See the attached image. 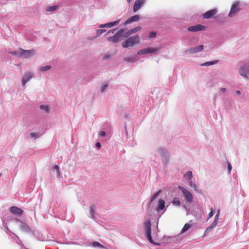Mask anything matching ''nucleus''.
<instances>
[{"instance_id": "14", "label": "nucleus", "mask_w": 249, "mask_h": 249, "mask_svg": "<svg viewBox=\"0 0 249 249\" xmlns=\"http://www.w3.org/2000/svg\"><path fill=\"white\" fill-rule=\"evenodd\" d=\"M120 22V20L114 21L113 22H108L107 23L105 24H101L100 25V27L103 28V27H108V28H111L114 26H115L117 25Z\"/></svg>"}, {"instance_id": "26", "label": "nucleus", "mask_w": 249, "mask_h": 249, "mask_svg": "<svg viewBox=\"0 0 249 249\" xmlns=\"http://www.w3.org/2000/svg\"><path fill=\"white\" fill-rule=\"evenodd\" d=\"M156 36V33L155 32H150L149 35V38H154Z\"/></svg>"}, {"instance_id": "28", "label": "nucleus", "mask_w": 249, "mask_h": 249, "mask_svg": "<svg viewBox=\"0 0 249 249\" xmlns=\"http://www.w3.org/2000/svg\"><path fill=\"white\" fill-rule=\"evenodd\" d=\"M125 60L128 62H134L136 60V58L135 57H128L127 58H125Z\"/></svg>"}, {"instance_id": "18", "label": "nucleus", "mask_w": 249, "mask_h": 249, "mask_svg": "<svg viewBox=\"0 0 249 249\" xmlns=\"http://www.w3.org/2000/svg\"><path fill=\"white\" fill-rule=\"evenodd\" d=\"M59 8V5H54V6L48 7L46 8V10L47 12H53V11H54L58 10Z\"/></svg>"}, {"instance_id": "22", "label": "nucleus", "mask_w": 249, "mask_h": 249, "mask_svg": "<svg viewBox=\"0 0 249 249\" xmlns=\"http://www.w3.org/2000/svg\"><path fill=\"white\" fill-rule=\"evenodd\" d=\"M51 66H46L45 67H41L39 68V71H47L51 69Z\"/></svg>"}, {"instance_id": "21", "label": "nucleus", "mask_w": 249, "mask_h": 249, "mask_svg": "<svg viewBox=\"0 0 249 249\" xmlns=\"http://www.w3.org/2000/svg\"><path fill=\"white\" fill-rule=\"evenodd\" d=\"M217 62H218L217 60L213 61H210V62H205V63L201 64V66H209L211 65L214 64L216 63Z\"/></svg>"}, {"instance_id": "37", "label": "nucleus", "mask_w": 249, "mask_h": 249, "mask_svg": "<svg viewBox=\"0 0 249 249\" xmlns=\"http://www.w3.org/2000/svg\"><path fill=\"white\" fill-rule=\"evenodd\" d=\"M228 168L229 173H230L232 169L231 165L230 163H228Z\"/></svg>"}, {"instance_id": "31", "label": "nucleus", "mask_w": 249, "mask_h": 249, "mask_svg": "<svg viewBox=\"0 0 249 249\" xmlns=\"http://www.w3.org/2000/svg\"><path fill=\"white\" fill-rule=\"evenodd\" d=\"M105 32H106V30H104V29H101V30H97V36H100L102 33H104Z\"/></svg>"}, {"instance_id": "24", "label": "nucleus", "mask_w": 249, "mask_h": 249, "mask_svg": "<svg viewBox=\"0 0 249 249\" xmlns=\"http://www.w3.org/2000/svg\"><path fill=\"white\" fill-rule=\"evenodd\" d=\"M53 169L57 171V176L58 177H60V172H59V166L57 165H54L53 167Z\"/></svg>"}, {"instance_id": "34", "label": "nucleus", "mask_w": 249, "mask_h": 249, "mask_svg": "<svg viewBox=\"0 0 249 249\" xmlns=\"http://www.w3.org/2000/svg\"><path fill=\"white\" fill-rule=\"evenodd\" d=\"M217 223V221L216 219H214L213 221L212 222V223L211 224V225L213 227H215Z\"/></svg>"}, {"instance_id": "8", "label": "nucleus", "mask_w": 249, "mask_h": 249, "mask_svg": "<svg viewBox=\"0 0 249 249\" xmlns=\"http://www.w3.org/2000/svg\"><path fill=\"white\" fill-rule=\"evenodd\" d=\"M206 27L200 24H197L195 26H191L188 28V30L189 32H196L204 30Z\"/></svg>"}, {"instance_id": "4", "label": "nucleus", "mask_w": 249, "mask_h": 249, "mask_svg": "<svg viewBox=\"0 0 249 249\" xmlns=\"http://www.w3.org/2000/svg\"><path fill=\"white\" fill-rule=\"evenodd\" d=\"M18 53L19 56L27 58L33 56L35 54V52L34 50H25L19 49Z\"/></svg>"}, {"instance_id": "7", "label": "nucleus", "mask_w": 249, "mask_h": 249, "mask_svg": "<svg viewBox=\"0 0 249 249\" xmlns=\"http://www.w3.org/2000/svg\"><path fill=\"white\" fill-rule=\"evenodd\" d=\"M124 32L123 29H120L117 32L114 36L107 38V40L113 43H116L120 41V37L122 33Z\"/></svg>"}, {"instance_id": "13", "label": "nucleus", "mask_w": 249, "mask_h": 249, "mask_svg": "<svg viewBox=\"0 0 249 249\" xmlns=\"http://www.w3.org/2000/svg\"><path fill=\"white\" fill-rule=\"evenodd\" d=\"M204 48L203 45H199L194 48H190L188 52L190 53H194L202 51Z\"/></svg>"}, {"instance_id": "1", "label": "nucleus", "mask_w": 249, "mask_h": 249, "mask_svg": "<svg viewBox=\"0 0 249 249\" xmlns=\"http://www.w3.org/2000/svg\"><path fill=\"white\" fill-rule=\"evenodd\" d=\"M140 41V38L138 35L128 38L125 41L122 43L124 48H128L137 44Z\"/></svg>"}, {"instance_id": "35", "label": "nucleus", "mask_w": 249, "mask_h": 249, "mask_svg": "<svg viewBox=\"0 0 249 249\" xmlns=\"http://www.w3.org/2000/svg\"><path fill=\"white\" fill-rule=\"evenodd\" d=\"M30 137L33 138H36L37 137V135L34 132H32L30 133Z\"/></svg>"}, {"instance_id": "20", "label": "nucleus", "mask_w": 249, "mask_h": 249, "mask_svg": "<svg viewBox=\"0 0 249 249\" xmlns=\"http://www.w3.org/2000/svg\"><path fill=\"white\" fill-rule=\"evenodd\" d=\"M161 192V190H159L157 192L154 193L151 197L150 201H153L155 200V199L158 196L160 195Z\"/></svg>"}, {"instance_id": "6", "label": "nucleus", "mask_w": 249, "mask_h": 249, "mask_svg": "<svg viewBox=\"0 0 249 249\" xmlns=\"http://www.w3.org/2000/svg\"><path fill=\"white\" fill-rule=\"evenodd\" d=\"M239 5V2L238 1H235L232 5L230 13L229 14V16L230 17H233L234 15L240 10V9L238 8Z\"/></svg>"}, {"instance_id": "43", "label": "nucleus", "mask_w": 249, "mask_h": 249, "mask_svg": "<svg viewBox=\"0 0 249 249\" xmlns=\"http://www.w3.org/2000/svg\"><path fill=\"white\" fill-rule=\"evenodd\" d=\"M90 213L91 214V215L93 216V209L92 208H90Z\"/></svg>"}, {"instance_id": "46", "label": "nucleus", "mask_w": 249, "mask_h": 249, "mask_svg": "<svg viewBox=\"0 0 249 249\" xmlns=\"http://www.w3.org/2000/svg\"><path fill=\"white\" fill-rule=\"evenodd\" d=\"M11 53L13 54V55H16L17 54V53L16 52H11Z\"/></svg>"}, {"instance_id": "32", "label": "nucleus", "mask_w": 249, "mask_h": 249, "mask_svg": "<svg viewBox=\"0 0 249 249\" xmlns=\"http://www.w3.org/2000/svg\"><path fill=\"white\" fill-rule=\"evenodd\" d=\"M131 30H128L127 32H126L124 35L125 36V37H128L129 36H130L132 34V33L131 32Z\"/></svg>"}, {"instance_id": "2", "label": "nucleus", "mask_w": 249, "mask_h": 249, "mask_svg": "<svg viewBox=\"0 0 249 249\" xmlns=\"http://www.w3.org/2000/svg\"><path fill=\"white\" fill-rule=\"evenodd\" d=\"M151 223L149 219L146 220L144 223V229L146 231V236L148 240L152 244L157 245V243H155L151 237Z\"/></svg>"}, {"instance_id": "44", "label": "nucleus", "mask_w": 249, "mask_h": 249, "mask_svg": "<svg viewBox=\"0 0 249 249\" xmlns=\"http://www.w3.org/2000/svg\"><path fill=\"white\" fill-rule=\"evenodd\" d=\"M107 85H104L103 88H102V91H103L104 90V89L107 87Z\"/></svg>"}, {"instance_id": "5", "label": "nucleus", "mask_w": 249, "mask_h": 249, "mask_svg": "<svg viewBox=\"0 0 249 249\" xmlns=\"http://www.w3.org/2000/svg\"><path fill=\"white\" fill-rule=\"evenodd\" d=\"M160 49L157 48L149 47L139 51L137 53L138 54H148L150 53H155L159 51Z\"/></svg>"}, {"instance_id": "48", "label": "nucleus", "mask_w": 249, "mask_h": 249, "mask_svg": "<svg viewBox=\"0 0 249 249\" xmlns=\"http://www.w3.org/2000/svg\"><path fill=\"white\" fill-rule=\"evenodd\" d=\"M131 1L132 0H127V2L129 3H130Z\"/></svg>"}, {"instance_id": "3", "label": "nucleus", "mask_w": 249, "mask_h": 249, "mask_svg": "<svg viewBox=\"0 0 249 249\" xmlns=\"http://www.w3.org/2000/svg\"><path fill=\"white\" fill-rule=\"evenodd\" d=\"M178 189L182 192L185 199L187 202H190L193 200V195L188 190L184 189L183 187L179 186Z\"/></svg>"}, {"instance_id": "17", "label": "nucleus", "mask_w": 249, "mask_h": 249, "mask_svg": "<svg viewBox=\"0 0 249 249\" xmlns=\"http://www.w3.org/2000/svg\"><path fill=\"white\" fill-rule=\"evenodd\" d=\"M165 207V201L162 199H160L159 201V204L157 207V210H163Z\"/></svg>"}, {"instance_id": "11", "label": "nucleus", "mask_w": 249, "mask_h": 249, "mask_svg": "<svg viewBox=\"0 0 249 249\" xmlns=\"http://www.w3.org/2000/svg\"><path fill=\"white\" fill-rule=\"evenodd\" d=\"M10 211L12 213L18 215H21L23 213V211L21 209L16 206H12L10 207Z\"/></svg>"}, {"instance_id": "9", "label": "nucleus", "mask_w": 249, "mask_h": 249, "mask_svg": "<svg viewBox=\"0 0 249 249\" xmlns=\"http://www.w3.org/2000/svg\"><path fill=\"white\" fill-rule=\"evenodd\" d=\"M217 13V10L216 9L209 10L203 14V18L204 19H209L216 15Z\"/></svg>"}, {"instance_id": "16", "label": "nucleus", "mask_w": 249, "mask_h": 249, "mask_svg": "<svg viewBox=\"0 0 249 249\" xmlns=\"http://www.w3.org/2000/svg\"><path fill=\"white\" fill-rule=\"evenodd\" d=\"M140 19V17L138 15H135L130 17L125 21V24H129L134 21H138Z\"/></svg>"}, {"instance_id": "41", "label": "nucleus", "mask_w": 249, "mask_h": 249, "mask_svg": "<svg viewBox=\"0 0 249 249\" xmlns=\"http://www.w3.org/2000/svg\"><path fill=\"white\" fill-rule=\"evenodd\" d=\"M115 31V29H112V30H110L107 33V34H110V33H112V34H113L114 32Z\"/></svg>"}, {"instance_id": "36", "label": "nucleus", "mask_w": 249, "mask_h": 249, "mask_svg": "<svg viewBox=\"0 0 249 249\" xmlns=\"http://www.w3.org/2000/svg\"><path fill=\"white\" fill-rule=\"evenodd\" d=\"M213 228L211 225L209 226L205 230V233L208 232L209 231H211Z\"/></svg>"}, {"instance_id": "39", "label": "nucleus", "mask_w": 249, "mask_h": 249, "mask_svg": "<svg viewBox=\"0 0 249 249\" xmlns=\"http://www.w3.org/2000/svg\"><path fill=\"white\" fill-rule=\"evenodd\" d=\"M219 211H218L217 212V213L216 215L215 216L214 219H216V220L218 221V217H219Z\"/></svg>"}, {"instance_id": "30", "label": "nucleus", "mask_w": 249, "mask_h": 249, "mask_svg": "<svg viewBox=\"0 0 249 249\" xmlns=\"http://www.w3.org/2000/svg\"><path fill=\"white\" fill-rule=\"evenodd\" d=\"M92 246L93 247H103V246L101 245L99 243L97 242H94L92 243Z\"/></svg>"}, {"instance_id": "19", "label": "nucleus", "mask_w": 249, "mask_h": 249, "mask_svg": "<svg viewBox=\"0 0 249 249\" xmlns=\"http://www.w3.org/2000/svg\"><path fill=\"white\" fill-rule=\"evenodd\" d=\"M191 227V225L189 224H185L183 228L181 230V233H184L188 231Z\"/></svg>"}, {"instance_id": "40", "label": "nucleus", "mask_w": 249, "mask_h": 249, "mask_svg": "<svg viewBox=\"0 0 249 249\" xmlns=\"http://www.w3.org/2000/svg\"><path fill=\"white\" fill-rule=\"evenodd\" d=\"M100 135L101 136L104 137V136H105L106 135V132L105 131H102L100 132Z\"/></svg>"}, {"instance_id": "25", "label": "nucleus", "mask_w": 249, "mask_h": 249, "mask_svg": "<svg viewBox=\"0 0 249 249\" xmlns=\"http://www.w3.org/2000/svg\"><path fill=\"white\" fill-rule=\"evenodd\" d=\"M40 108L41 109L44 110L46 112L49 110V107L47 105H41L40 106Z\"/></svg>"}, {"instance_id": "47", "label": "nucleus", "mask_w": 249, "mask_h": 249, "mask_svg": "<svg viewBox=\"0 0 249 249\" xmlns=\"http://www.w3.org/2000/svg\"><path fill=\"white\" fill-rule=\"evenodd\" d=\"M236 93L237 94H238V95L240 94V93H241V92H240V91L239 90H237V91H236Z\"/></svg>"}, {"instance_id": "23", "label": "nucleus", "mask_w": 249, "mask_h": 249, "mask_svg": "<svg viewBox=\"0 0 249 249\" xmlns=\"http://www.w3.org/2000/svg\"><path fill=\"white\" fill-rule=\"evenodd\" d=\"M141 29H142V28L141 26H138L134 28L131 29V32L132 33V34H134V33L140 31L141 30Z\"/></svg>"}, {"instance_id": "33", "label": "nucleus", "mask_w": 249, "mask_h": 249, "mask_svg": "<svg viewBox=\"0 0 249 249\" xmlns=\"http://www.w3.org/2000/svg\"><path fill=\"white\" fill-rule=\"evenodd\" d=\"M213 209L211 208V212L209 213L208 214V219L211 218L213 216Z\"/></svg>"}, {"instance_id": "27", "label": "nucleus", "mask_w": 249, "mask_h": 249, "mask_svg": "<svg viewBox=\"0 0 249 249\" xmlns=\"http://www.w3.org/2000/svg\"><path fill=\"white\" fill-rule=\"evenodd\" d=\"M173 203L176 205H180V201L178 199V198H174L173 201Z\"/></svg>"}, {"instance_id": "29", "label": "nucleus", "mask_w": 249, "mask_h": 249, "mask_svg": "<svg viewBox=\"0 0 249 249\" xmlns=\"http://www.w3.org/2000/svg\"><path fill=\"white\" fill-rule=\"evenodd\" d=\"M185 176L186 177H188L189 179L191 178L192 176H193V174H192V172L191 171H188L185 175Z\"/></svg>"}, {"instance_id": "15", "label": "nucleus", "mask_w": 249, "mask_h": 249, "mask_svg": "<svg viewBox=\"0 0 249 249\" xmlns=\"http://www.w3.org/2000/svg\"><path fill=\"white\" fill-rule=\"evenodd\" d=\"M32 78V75L31 73L28 72L25 73L23 79H22V85L25 86L26 83L29 81Z\"/></svg>"}, {"instance_id": "45", "label": "nucleus", "mask_w": 249, "mask_h": 249, "mask_svg": "<svg viewBox=\"0 0 249 249\" xmlns=\"http://www.w3.org/2000/svg\"><path fill=\"white\" fill-rule=\"evenodd\" d=\"M220 90H221L222 91H223V92H225V91H226V89H225V88H221V89H220Z\"/></svg>"}, {"instance_id": "12", "label": "nucleus", "mask_w": 249, "mask_h": 249, "mask_svg": "<svg viewBox=\"0 0 249 249\" xmlns=\"http://www.w3.org/2000/svg\"><path fill=\"white\" fill-rule=\"evenodd\" d=\"M144 0H137L134 3L133 6L134 12L137 11L142 5L143 4Z\"/></svg>"}, {"instance_id": "49", "label": "nucleus", "mask_w": 249, "mask_h": 249, "mask_svg": "<svg viewBox=\"0 0 249 249\" xmlns=\"http://www.w3.org/2000/svg\"><path fill=\"white\" fill-rule=\"evenodd\" d=\"M191 222H192V220H190V221H189V223H191Z\"/></svg>"}, {"instance_id": "10", "label": "nucleus", "mask_w": 249, "mask_h": 249, "mask_svg": "<svg viewBox=\"0 0 249 249\" xmlns=\"http://www.w3.org/2000/svg\"><path fill=\"white\" fill-rule=\"evenodd\" d=\"M240 73L242 76L246 78L249 76V65L243 66L240 71Z\"/></svg>"}, {"instance_id": "42", "label": "nucleus", "mask_w": 249, "mask_h": 249, "mask_svg": "<svg viewBox=\"0 0 249 249\" xmlns=\"http://www.w3.org/2000/svg\"><path fill=\"white\" fill-rule=\"evenodd\" d=\"M96 146L98 148H100L101 147V144L100 142H97L96 143Z\"/></svg>"}, {"instance_id": "38", "label": "nucleus", "mask_w": 249, "mask_h": 249, "mask_svg": "<svg viewBox=\"0 0 249 249\" xmlns=\"http://www.w3.org/2000/svg\"><path fill=\"white\" fill-rule=\"evenodd\" d=\"M109 55L107 53H106L103 57V59L106 60L109 57Z\"/></svg>"}]
</instances>
